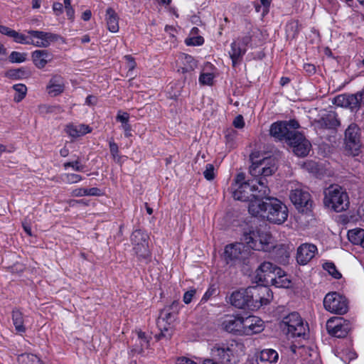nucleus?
<instances>
[{"label": "nucleus", "instance_id": "nucleus-1", "mask_svg": "<svg viewBox=\"0 0 364 364\" xmlns=\"http://www.w3.org/2000/svg\"><path fill=\"white\" fill-rule=\"evenodd\" d=\"M267 181L259 178L255 183V179L245 180L244 173H239L231 185L230 191L235 200L250 201V204L257 199L264 198L269 194V188L267 186Z\"/></svg>", "mask_w": 364, "mask_h": 364}, {"label": "nucleus", "instance_id": "nucleus-2", "mask_svg": "<svg viewBox=\"0 0 364 364\" xmlns=\"http://www.w3.org/2000/svg\"><path fill=\"white\" fill-rule=\"evenodd\" d=\"M248 210L254 216L267 219L274 224H282L288 217L287 206L276 198L264 197L249 204Z\"/></svg>", "mask_w": 364, "mask_h": 364}, {"label": "nucleus", "instance_id": "nucleus-3", "mask_svg": "<svg viewBox=\"0 0 364 364\" xmlns=\"http://www.w3.org/2000/svg\"><path fill=\"white\" fill-rule=\"evenodd\" d=\"M244 346L235 341L227 343L215 344L210 351V356L222 364H235L243 353Z\"/></svg>", "mask_w": 364, "mask_h": 364}, {"label": "nucleus", "instance_id": "nucleus-4", "mask_svg": "<svg viewBox=\"0 0 364 364\" xmlns=\"http://www.w3.org/2000/svg\"><path fill=\"white\" fill-rule=\"evenodd\" d=\"M242 240L250 248L257 251L268 252L274 247L272 235L257 230L250 229L248 232H245Z\"/></svg>", "mask_w": 364, "mask_h": 364}, {"label": "nucleus", "instance_id": "nucleus-5", "mask_svg": "<svg viewBox=\"0 0 364 364\" xmlns=\"http://www.w3.org/2000/svg\"><path fill=\"white\" fill-rule=\"evenodd\" d=\"M344 149L347 155L357 156L363 147L362 131L355 122L350 123L344 132Z\"/></svg>", "mask_w": 364, "mask_h": 364}, {"label": "nucleus", "instance_id": "nucleus-6", "mask_svg": "<svg viewBox=\"0 0 364 364\" xmlns=\"http://www.w3.org/2000/svg\"><path fill=\"white\" fill-rule=\"evenodd\" d=\"M323 203L326 206L336 212L346 210L349 205L347 193L338 186H331L324 192Z\"/></svg>", "mask_w": 364, "mask_h": 364}, {"label": "nucleus", "instance_id": "nucleus-7", "mask_svg": "<svg viewBox=\"0 0 364 364\" xmlns=\"http://www.w3.org/2000/svg\"><path fill=\"white\" fill-rule=\"evenodd\" d=\"M280 326L287 334L292 337H301L306 333V325L297 312H292L284 316Z\"/></svg>", "mask_w": 364, "mask_h": 364}, {"label": "nucleus", "instance_id": "nucleus-8", "mask_svg": "<svg viewBox=\"0 0 364 364\" xmlns=\"http://www.w3.org/2000/svg\"><path fill=\"white\" fill-rule=\"evenodd\" d=\"M149 236L141 230H134L131 235L133 250L140 260L147 263L151 257L148 246Z\"/></svg>", "mask_w": 364, "mask_h": 364}, {"label": "nucleus", "instance_id": "nucleus-9", "mask_svg": "<svg viewBox=\"0 0 364 364\" xmlns=\"http://www.w3.org/2000/svg\"><path fill=\"white\" fill-rule=\"evenodd\" d=\"M299 128V122L295 119L289 121H280L273 123L269 129L270 135L279 141L285 140L286 142L289 138L292 136L294 131Z\"/></svg>", "mask_w": 364, "mask_h": 364}, {"label": "nucleus", "instance_id": "nucleus-10", "mask_svg": "<svg viewBox=\"0 0 364 364\" xmlns=\"http://www.w3.org/2000/svg\"><path fill=\"white\" fill-rule=\"evenodd\" d=\"M338 107L350 109L352 112L358 111L361 105H364V87L355 94H343L336 96L333 101Z\"/></svg>", "mask_w": 364, "mask_h": 364}, {"label": "nucleus", "instance_id": "nucleus-11", "mask_svg": "<svg viewBox=\"0 0 364 364\" xmlns=\"http://www.w3.org/2000/svg\"><path fill=\"white\" fill-rule=\"evenodd\" d=\"M277 169L275 158H265L259 164H253L250 168V173L254 177L255 183L259 178H264L272 176Z\"/></svg>", "mask_w": 364, "mask_h": 364}, {"label": "nucleus", "instance_id": "nucleus-12", "mask_svg": "<svg viewBox=\"0 0 364 364\" xmlns=\"http://www.w3.org/2000/svg\"><path fill=\"white\" fill-rule=\"evenodd\" d=\"M323 306L328 311L337 314H344L348 309L346 298L336 291L326 295L323 299Z\"/></svg>", "mask_w": 364, "mask_h": 364}, {"label": "nucleus", "instance_id": "nucleus-13", "mask_svg": "<svg viewBox=\"0 0 364 364\" xmlns=\"http://www.w3.org/2000/svg\"><path fill=\"white\" fill-rule=\"evenodd\" d=\"M287 143L292 148L293 152L300 157L308 155L311 147L309 141L296 129L292 134V136L289 138Z\"/></svg>", "mask_w": 364, "mask_h": 364}, {"label": "nucleus", "instance_id": "nucleus-14", "mask_svg": "<svg viewBox=\"0 0 364 364\" xmlns=\"http://www.w3.org/2000/svg\"><path fill=\"white\" fill-rule=\"evenodd\" d=\"M351 328V323L341 317L330 318L326 323V329L329 334L337 338L346 337Z\"/></svg>", "mask_w": 364, "mask_h": 364}, {"label": "nucleus", "instance_id": "nucleus-15", "mask_svg": "<svg viewBox=\"0 0 364 364\" xmlns=\"http://www.w3.org/2000/svg\"><path fill=\"white\" fill-rule=\"evenodd\" d=\"M289 198L299 211H308L312 206L313 201L311 199V196L309 193L304 189L296 188L292 190Z\"/></svg>", "mask_w": 364, "mask_h": 364}, {"label": "nucleus", "instance_id": "nucleus-16", "mask_svg": "<svg viewBox=\"0 0 364 364\" xmlns=\"http://www.w3.org/2000/svg\"><path fill=\"white\" fill-rule=\"evenodd\" d=\"M281 273V268L269 262H262L256 270V277L258 280L266 284H269L271 278H274L275 274Z\"/></svg>", "mask_w": 364, "mask_h": 364}, {"label": "nucleus", "instance_id": "nucleus-17", "mask_svg": "<svg viewBox=\"0 0 364 364\" xmlns=\"http://www.w3.org/2000/svg\"><path fill=\"white\" fill-rule=\"evenodd\" d=\"M317 247L311 243H303L299 245L296 250V262L300 265L307 264L317 252Z\"/></svg>", "mask_w": 364, "mask_h": 364}, {"label": "nucleus", "instance_id": "nucleus-18", "mask_svg": "<svg viewBox=\"0 0 364 364\" xmlns=\"http://www.w3.org/2000/svg\"><path fill=\"white\" fill-rule=\"evenodd\" d=\"M263 321L257 316L242 317V336L259 333L264 330Z\"/></svg>", "mask_w": 364, "mask_h": 364}, {"label": "nucleus", "instance_id": "nucleus-19", "mask_svg": "<svg viewBox=\"0 0 364 364\" xmlns=\"http://www.w3.org/2000/svg\"><path fill=\"white\" fill-rule=\"evenodd\" d=\"M245 248L243 243L227 245L224 252L227 262L244 260L247 255Z\"/></svg>", "mask_w": 364, "mask_h": 364}, {"label": "nucleus", "instance_id": "nucleus-20", "mask_svg": "<svg viewBox=\"0 0 364 364\" xmlns=\"http://www.w3.org/2000/svg\"><path fill=\"white\" fill-rule=\"evenodd\" d=\"M220 326L228 333L242 336V317L227 315L223 318Z\"/></svg>", "mask_w": 364, "mask_h": 364}, {"label": "nucleus", "instance_id": "nucleus-21", "mask_svg": "<svg viewBox=\"0 0 364 364\" xmlns=\"http://www.w3.org/2000/svg\"><path fill=\"white\" fill-rule=\"evenodd\" d=\"M229 302L236 308L251 310V302L248 297L247 290L240 289L233 291L229 297Z\"/></svg>", "mask_w": 364, "mask_h": 364}, {"label": "nucleus", "instance_id": "nucleus-22", "mask_svg": "<svg viewBox=\"0 0 364 364\" xmlns=\"http://www.w3.org/2000/svg\"><path fill=\"white\" fill-rule=\"evenodd\" d=\"M28 33L31 36V37L37 39V41H35L30 38L31 42V44L41 48H46L49 46L50 42L55 41L58 38L55 34L51 33L33 30L28 31Z\"/></svg>", "mask_w": 364, "mask_h": 364}, {"label": "nucleus", "instance_id": "nucleus-23", "mask_svg": "<svg viewBox=\"0 0 364 364\" xmlns=\"http://www.w3.org/2000/svg\"><path fill=\"white\" fill-rule=\"evenodd\" d=\"M314 125L317 129H331L339 127L341 122L336 112H330L319 119L316 120Z\"/></svg>", "mask_w": 364, "mask_h": 364}, {"label": "nucleus", "instance_id": "nucleus-24", "mask_svg": "<svg viewBox=\"0 0 364 364\" xmlns=\"http://www.w3.org/2000/svg\"><path fill=\"white\" fill-rule=\"evenodd\" d=\"M47 92L52 96H57L63 93L65 90V80L63 77L58 74L51 76L47 86Z\"/></svg>", "mask_w": 364, "mask_h": 364}, {"label": "nucleus", "instance_id": "nucleus-25", "mask_svg": "<svg viewBox=\"0 0 364 364\" xmlns=\"http://www.w3.org/2000/svg\"><path fill=\"white\" fill-rule=\"evenodd\" d=\"M32 59L34 65L42 69L53 60V55L47 50H37L32 53Z\"/></svg>", "mask_w": 364, "mask_h": 364}, {"label": "nucleus", "instance_id": "nucleus-26", "mask_svg": "<svg viewBox=\"0 0 364 364\" xmlns=\"http://www.w3.org/2000/svg\"><path fill=\"white\" fill-rule=\"evenodd\" d=\"M246 53V48L242 46L240 41H234L231 43L230 50L229 51L230 57L232 62V66L242 61V57Z\"/></svg>", "mask_w": 364, "mask_h": 364}, {"label": "nucleus", "instance_id": "nucleus-27", "mask_svg": "<svg viewBox=\"0 0 364 364\" xmlns=\"http://www.w3.org/2000/svg\"><path fill=\"white\" fill-rule=\"evenodd\" d=\"M106 21L109 31L117 33L119 31V17L112 8H108L106 11Z\"/></svg>", "mask_w": 364, "mask_h": 364}, {"label": "nucleus", "instance_id": "nucleus-28", "mask_svg": "<svg viewBox=\"0 0 364 364\" xmlns=\"http://www.w3.org/2000/svg\"><path fill=\"white\" fill-rule=\"evenodd\" d=\"M269 284L276 287L289 288L291 286V279L287 274L281 269V273L275 274L274 278H271Z\"/></svg>", "mask_w": 364, "mask_h": 364}, {"label": "nucleus", "instance_id": "nucleus-29", "mask_svg": "<svg viewBox=\"0 0 364 364\" xmlns=\"http://www.w3.org/2000/svg\"><path fill=\"white\" fill-rule=\"evenodd\" d=\"M248 297L250 298V301L251 302V310L253 311L255 309H257L261 306V297L259 293V285L249 287L247 288Z\"/></svg>", "mask_w": 364, "mask_h": 364}, {"label": "nucleus", "instance_id": "nucleus-30", "mask_svg": "<svg viewBox=\"0 0 364 364\" xmlns=\"http://www.w3.org/2000/svg\"><path fill=\"white\" fill-rule=\"evenodd\" d=\"M181 60L183 65L178 70L181 73H191L197 67V62L191 55L183 53L181 55Z\"/></svg>", "mask_w": 364, "mask_h": 364}, {"label": "nucleus", "instance_id": "nucleus-31", "mask_svg": "<svg viewBox=\"0 0 364 364\" xmlns=\"http://www.w3.org/2000/svg\"><path fill=\"white\" fill-rule=\"evenodd\" d=\"M65 131L70 136L75 138L90 132L91 129L85 124H69L66 127Z\"/></svg>", "mask_w": 364, "mask_h": 364}, {"label": "nucleus", "instance_id": "nucleus-32", "mask_svg": "<svg viewBox=\"0 0 364 364\" xmlns=\"http://www.w3.org/2000/svg\"><path fill=\"white\" fill-rule=\"evenodd\" d=\"M348 238L354 245L364 247V230L356 228L348 232Z\"/></svg>", "mask_w": 364, "mask_h": 364}, {"label": "nucleus", "instance_id": "nucleus-33", "mask_svg": "<svg viewBox=\"0 0 364 364\" xmlns=\"http://www.w3.org/2000/svg\"><path fill=\"white\" fill-rule=\"evenodd\" d=\"M278 359L279 354L273 349H264L260 352L259 360L263 363H276Z\"/></svg>", "mask_w": 364, "mask_h": 364}, {"label": "nucleus", "instance_id": "nucleus-34", "mask_svg": "<svg viewBox=\"0 0 364 364\" xmlns=\"http://www.w3.org/2000/svg\"><path fill=\"white\" fill-rule=\"evenodd\" d=\"M102 195V191L95 187L91 188H80L72 191V196L75 197H81L84 196H100Z\"/></svg>", "mask_w": 364, "mask_h": 364}, {"label": "nucleus", "instance_id": "nucleus-35", "mask_svg": "<svg viewBox=\"0 0 364 364\" xmlns=\"http://www.w3.org/2000/svg\"><path fill=\"white\" fill-rule=\"evenodd\" d=\"M137 335L139 346H136L132 349L131 352L134 354L141 353L144 350V348H148L149 346V338L146 336L145 333L139 331Z\"/></svg>", "mask_w": 364, "mask_h": 364}, {"label": "nucleus", "instance_id": "nucleus-36", "mask_svg": "<svg viewBox=\"0 0 364 364\" xmlns=\"http://www.w3.org/2000/svg\"><path fill=\"white\" fill-rule=\"evenodd\" d=\"M12 320L16 330L19 333H24L26 328L23 326V318L22 313L18 310H13Z\"/></svg>", "mask_w": 364, "mask_h": 364}, {"label": "nucleus", "instance_id": "nucleus-37", "mask_svg": "<svg viewBox=\"0 0 364 364\" xmlns=\"http://www.w3.org/2000/svg\"><path fill=\"white\" fill-rule=\"evenodd\" d=\"M31 75L30 71L25 68H21L17 69H11L9 70L7 73L6 76L12 78V79H21V78H26L28 77Z\"/></svg>", "mask_w": 364, "mask_h": 364}, {"label": "nucleus", "instance_id": "nucleus-38", "mask_svg": "<svg viewBox=\"0 0 364 364\" xmlns=\"http://www.w3.org/2000/svg\"><path fill=\"white\" fill-rule=\"evenodd\" d=\"M267 285V284H266L264 285H259L260 293L259 295L261 297V306L262 305L267 304L272 298V292Z\"/></svg>", "mask_w": 364, "mask_h": 364}, {"label": "nucleus", "instance_id": "nucleus-39", "mask_svg": "<svg viewBox=\"0 0 364 364\" xmlns=\"http://www.w3.org/2000/svg\"><path fill=\"white\" fill-rule=\"evenodd\" d=\"M19 364H41L40 359L33 354H22L18 356Z\"/></svg>", "mask_w": 364, "mask_h": 364}, {"label": "nucleus", "instance_id": "nucleus-40", "mask_svg": "<svg viewBox=\"0 0 364 364\" xmlns=\"http://www.w3.org/2000/svg\"><path fill=\"white\" fill-rule=\"evenodd\" d=\"M14 90L16 92L14 95V101L16 102H19L21 101L26 96L27 87L26 85L23 84H17L13 86Z\"/></svg>", "mask_w": 364, "mask_h": 364}, {"label": "nucleus", "instance_id": "nucleus-41", "mask_svg": "<svg viewBox=\"0 0 364 364\" xmlns=\"http://www.w3.org/2000/svg\"><path fill=\"white\" fill-rule=\"evenodd\" d=\"M286 32L288 37L295 38L299 32V23L296 21H291L286 26Z\"/></svg>", "mask_w": 364, "mask_h": 364}, {"label": "nucleus", "instance_id": "nucleus-42", "mask_svg": "<svg viewBox=\"0 0 364 364\" xmlns=\"http://www.w3.org/2000/svg\"><path fill=\"white\" fill-rule=\"evenodd\" d=\"M176 314L177 313H173V311H171L168 309H164L161 311L159 319H161L163 321H166L167 323H170L175 319V316Z\"/></svg>", "mask_w": 364, "mask_h": 364}, {"label": "nucleus", "instance_id": "nucleus-43", "mask_svg": "<svg viewBox=\"0 0 364 364\" xmlns=\"http://www.w3.org/2000/svg\"><path fill=\"white\" fill-rule=\"evenodd\" d=\"M9 61L14 63H23L26 59V53L13 51L9 57Z\"/></svg>", "mask_w": 364, "mask_h": 364}, {"label": "nucleus", "instance_id": "nucleus-44", "mask_svg": "<svg viewBox=\"0 0 364 364\" xmlns=\"http://www.w3.org/2000/svg\"><path fill=\"white\" fill-rule=\"evenodd\" d=\"M63 167L65 170H67L68 168L71 167L74 171L80 172L84 171L85 169V166L80 164L79 158H77V159L74 161L64 163Z\"/></svg>", "mask_w": 364, "mask_h": 364}, {"label": "nucleus", "instance_id": "nucleus-45", "mask_svg": "<svg viewBox=\"0 0 364 364\" xmlns=\"http://www.w3.org/2000/svg\"><path fill=\"white\" fill-rule=\"evenodd\" d=\"M324 268L335 279H340L342 276L341 274L337 270L335 264L332 262L326 263Z\"/></svg>", "mask_w": 364, "mask_h": 364}, {"label": "nucleus", "instance_id": "nucleus-46", "mask_svg": "<svg viewBox=\"0 0 364 364\" xmlns=\"http://www.w3.org/2000/svg\"><path fill=\"white\" fill-rule=\"evenodd\" d=\"M11 38H13L15 41V42L22 44H31L30 38H28L27 36L21 34L16 31H14L12 33Z\"/></svg>", "mask_w": 364, "mask_h": 364}, {"label": "nucleus", "instance_id": "nucleus-47", "mask_svg": "<svg viewBox=\"0 0 364 364\" xmlns=\"http://www.w3.org/2000/svg\"><path fill=\"white\" fill-rule=\"evenodd\" d=\"M203 175L208 181H212L215 178V167L211 164H208L205 166V169L203 171Z\"/></svg>", "mask_w": 364, "mask_h": 364}, {"label": "nucleus", "instance_id": "nucleus-48", "mask_svg": "<svg viewBox=\"0 0 364 364\" xmlns=\"http://www.w3.org/2000/svg\"><path fill=\"white\" fill-rule=\"evenodd\" d=\"M213 78L214 75L212 73H202L199 77V82L202 85H212Z\"/></svg>", "mask_w": 364, "mask_h": 364}, {"label": "nucleus", "instance_id": "nucleus-49", "mask_svg": "<svg viewBox=\"0 0 364 364\" xmlns=\"http://www.w3.org/2000/svg\"><path fill=\"white\" fill-rule=\"evenodd\" d=\"M187 46H201L204 43V39L202 36H196L188 38L185 41Z\"/></svg>", "mask_w": 364, "mask_h": 364}, {"label": "nucleus", "instance_id": "nucleus-50", "mask_svg": "<svg viewBox=\"0 0 364 364\" xmlns=\"http://www.w3.org/2000/svg\"><path fill=\"white\" fill-rule=\"evenodd\" d=\"M66 181L69 183H74L80 181L82 178L80 175L75 173H67L65 175Z\"/></svg>", "mask_w": 364, "mask_h": 364}, {"label": "nucleus", "instance_id": "nucleus-51", "mask_svg": "<svg viewBox=\"0 0 364 364\" xmlns=\"http://www.w3.org/2000/svg\"><path fill=\"white\" fill-rule=\"evenodd\" d=\"M196 292V289H191L189 291H187L184 294L183 298L184 303L186 304H190L191 302L193 296H195Z\"/></svg>", "mask_w": 364, "mask_h": 364}, {"label": "nucleus", "instance_id": "nucleus-52", "mask_svg": "<svg viewBox=\"0 0 364 364\" xmlns=\"http://www.w3.org/2000/svg\"><path fill=\"white\" fill-rule=\"evenodd\" d=\"M216 291H217L216 288L214 287L213 286H211L207 290V291L205 293V294L203 295V298L201 299V301L202 302L207 301L213 295L216 294Z\"/></svg>", "mask_w": 364, "mask_h": 364}, {"label": "nucleus", "instance_id": "nucleus-53", "mask_svg": "<svg viewBox=\"0 0 364 364\" xmlns=\"http://www.w3.org/2000/svg\"><path fill=\"white\" fill-rule=\"evenodd\" d=\"M234 127L237 129H242L245 126V122L242 115H237L233 120L232 122Z\"/></svg>", "mask_w": 364, "mask_h": 364}, {"label": "nucleus", "instance_id": "nucleus-54", "mask_svg": "<svg viewBox=\"0 0 364 364\" xmlns=\"http://www.w3.org/2000/svg\"><path fill=\"white\" fill-rule=\"evenodd\" d=\"M124 58L127 60V67H128V70H129L128 72L129 73L135 68L136 64L134 61V59L129 55H125Z\"/></svg>", "mask_w": 364, "mask_h": 364}, {"label": "nucleus", "instance_id": "nucleus-55", "mask_svg": "<svg viewBox=\"0 0 364 364\" xmlns=\"http://www.w3.org/2000/svg\"><path fill=\"white\" fill-rule=\"evenodd\" d=\"M117 120L120 122L122 124H129V114L127 112H124L123 114H120V112L117 116Z\"/></svg>", "mask_w": 364, "mask_h": 364}, {"label": "nucleus", "instance_id": "nucleus-56", "mask_svg": "<svg viewBox=\"0 0 364 364\" xmlns=\"http://www.w3.org/2000/svg\"><path fill=\"white\" fill-rule=\"evenodd\" d=\"M109 149H110V153H111L112 156H113L114 159H115L118 156V152H119V149H118L117 144L116 143H114V141H110L109 142Z\"/></svg>", "mask_w": 364, "mask_h": 364}, {"label": "nucleus", "instance_id": "nucleus-57", "mask_svg": "<svg viewBox=\"0 0 364 364\" xmlns=\"http://www.w3.org/2000/svg\"><path fill=\"white\" fill-rule=\"evenodd\" d=\"M183 76L184 82H188V83L193 81L196 79L194 71L186 72L185 73H182Z\"/></svg>", "mask_w": 364, "mask_h": 364}, {"label": "nucleus", "instance_id": "nucleus-58", "mask_svg": "<svg viewBox=\"0 0 364 364\" xmlns=\"http://www.w3.org/2000/svg\"><path fill=\"white\" fill-rule=\"evenodd\" d=\"M14 30H12L11 28H9V27L0 25V33L4 35H6L9 37H11L12 33L14 32Z\"/></svg>", "mask_w": 364, "mask_h": 364}, {"label": "nucleus", "instance_id": "nucleus-59", "mask_svg": "<svg viewBox=\"0 0 364 364\" xmlns=\"http://www.w3.org/2000/svg\"><path fill=\"white\" fill-rule=\"evenodd\" d=\"M63 6L61 3L55 2L53 5V9L55 12L56 15H59L63 12Z\"/></svg>", "mask_w": 364, "mask_h": 364}, {"label": "nucleus", "instance_id": "nucleus-60", "mask_svg": "<svg viewBox=\"0 0 364 364\" xmlns=\"http://www.w3.org/2000/svg\"><path fill=\"white\" fill-rule=\"evenodd\" d=\"M304 69L309 74H314L316 72L315 66L310 63L304 64Z\"/></svg>", "mask_w": 364, "mask_h": 364}, {"label": "nucleus", "instance_id": "nucleus-61", "mask_svg": "<svg viewBox=\"0 0 364 364\" xmlns=\"http://www.w3.org/2000/svg\"><path fill=\"white\" fill-rule=\"evenodd\" d=\"M122 129L124 131V135L127 137H129V136H132V133H131L132 127H131V125L129 124H122Z\"/></svg>", "mask_w": 364, "mask_h": 364}, {"label": "nucleus", "instance_id": "nucleus-62", "mask_svg": "<svg viewBox=\"0 0 364 364\" xmlns=\"http://www.w3.org/2000/svg\"><path fill=\"white\" fill-rule=\"evenodd\" d=\"M178 364H197L196 362L187 358H180L178 359Z\"/></svg>", "mask_w": 364, "mask_h": 364}, {"label": "nucleus", "instance_id": "nucleus-63", "mask_svg": "<svg viewBox=\"0 0 364 364\" xmlns=\"http://www.w3.org/2000/svg\"><path fill=\"white\" fill-rule=\"evenodd\" d=\"M236 132L233 129L228 130L225 134V137L229 141H232L235 137Z\"/></svg>", "mask_w": 364, "mask_h": 364}, {"label": "nucleus", "instance_id": "nucleus-64", "mask_svg": "<svg viewBox=\"0 0 364 364\" xmlns=\"http://www.w3.org/2000/svg\"><path fill=\"white\" fill-rule=\"evenodd\" d=\"M203 364H222L220 363H219L218 360H216L215 359H214L213 358H206L203 360Z\"/></svg>", "mask_w": 364, "mask_h": 364}]
</instances>
